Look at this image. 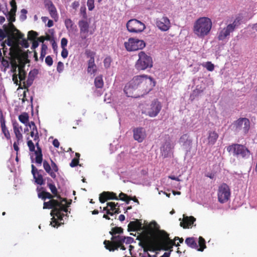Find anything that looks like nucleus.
<instances>
[{"mask_svg": "<svg viewBox=\"0 0 257 257\" xmlns=\"http://www.w3.org/2000/svg\"><path fill=\"white\" fill-rule=\"evenodd\" d=\"M212 27V22L209 18L200 17L195 21L193 27V32L197 37L203 39L209 35Z\"/></svg>", "mask_w": 257, "mask_h": 257, "instance_id": "nucleus-1", "label": "nucleus"}, {"mask_svg": "<svg viewBox=\"0 0 257 257\" xmlns=\"http://www.w3.org/2000/svg\"><path fill=\"white\" fill-rule=\"evenodd\" d=\"M132 84L138 87L143 94L149 92L155 85L153 78L147 75H137L132 79Z\"/></svg>", "mask_w": 257, "mask_h": 257, "instance_id": "nucleus-2", "label": "nucleus"}, {"mask_svg": "<svg viewBox=\"0 0 257 257\" xmlns=\"http://www.w3.org/2000/svg\"><path fill=\"white\" fill-rule=\"evenodd\" d=\"M227 151L233 156L242 158H248L250 152L245 146L238 144L229 145L227 148Z\"/></svg>", "mask_w": 257, "mask_h": 257, "instance_id": "nucleus-3", "label": "nucleus"}, {"mask_svg": "<svg viewBox=\"0 0 257 257\" xmlns=\"http://www.w3.org/2000/svg\"><path fill=\"white\" fill-rule=\"evenodd\" d=\"M139 59L137 61L135 67L138 70H145L153 67L152 57L145 52L141 51L138 54Z\"/></svg>", "mask_w": 257, "mask_h": 257, "instance_id": "nucleus-4", "label": "nucleus"}, {"mask_svg": "<svg viewBox=\"0 0 257 257\" xmlns=\"http://www.w3.org/2000/svg\"><path fill=\"white\" fill-rule=\"evenodd\" d=\"M138 239L140 240L139 245L143 248L145 252L155 251L160 249L159 246L153 242L146 233L141 234L138 237Z\"/></svg>", "mask_w": 257, "mask_h": 257, "instance_id": "nucleus-5", "label": "nucleus"}, {"mask_svg": "<svg viewBox=\"0 0 257 257\" xmlns=\"http://www.w3.org/2000/svg\"><path fill=\"white\" fill-rule=\"evenodd\" d=\"M240 19H235L231 24L227 25L225 27L220 30L217 35L218 41H224L229 38L231 33H233L235 29L240 25Z\"/></svg>", "mask_w": 257, "mask_h": 257, "instance_id": "nucleus-6", "label": "nucleus"}, {"mask_svg": "<svg viewBox=\"0 0 257 257\" xmlns=\"http://www.w3.org/2000/svg\"><path fill=\"white\" fill-rule=\"evenodd\" d=\"M7 38V40H5V42L2 44V46L3 47V49H4L5 47V43H6L9 46L11 47L9 52L10 55H13V54L12 53L13 49H15L17 50L18 52H19V54L25 53L21 48L19 46L18 43L19 40L21 39L22 38H18V37H17V35H9ZM3 52L4 55H5L6 50L4 49Z\"/></svg>", "mask_w": 257, "mask_h": 257, "instance_id": "nucleus-7", "label": "nucleus"}, {"mask_svg": "<svg viewBox=\"0 0 257 257\" xmlns=\"http://www.w3.org/2000/svg\"><path fill=\"white\" fill-rule=\"evenodd\" d=\"M158 237L159 239V245L158 246L162 247L165 250L172 248L173 245L176 246L180 245L179 243L176 244L174 241L170 239L169 237V234L164 231L160 232Z\"/></svg>", "mask_w": 257, "mask_h": 257, "instance_id": "nucleus-8", "label": "nucleus"}, {"mask_svg": "<svg viewBox=\"0 0 257 257\" xmlns=\"http://www.w3.org/2000/svg\"><path fill=\"white\" fill-rule=\"evenodd\" d=\"M185 242L189 247L196 249L199 251H203L206 247V241L202 236L199 237L198 245L197 243V240L194 237L186 238Z\"/></svg>", "mask_w": 257, "mask_h": 257, "instance_id": "nucleus-9", "label": "nucleus"}, {"mask_svg": "<svg viewBox=\"0 0 257 257\" xmlns=\"http://www.w3.org/2000/svg\"><path fill=\"white\" fill-rule=\"evenodd\" d=\"M124 45L126 50L131 52L143 49L146 46V43L143 40L131 38L124 42Z\"/></svg>", "mask_w": 257, "mask_h": 257, "instance_id": "nucleus-10", "label": "nucleus"}, {"mask_svg": "<svg viewBox=\"0 0 257 257\" xmlns=\"http://www.w3.org/2000/svg\"><path fill=\"white\" fill-rule=\"evenodd\" d=\"M12 53L13 55H10L8 58L10 60L12 72L16 73L17 68L18 67L17 61L21 62L23 59L27 57V55L25 53L19 54V52L15 49H13Z\"/></svg>", "mask_w": 257, "mask_h": 257, "instance_id": "nucleus-11", "label": "nucleus"}, {"mask_svg": "<svg viewBox=\"0 0 257 257\" xmlns=\"http://www.w3.org/2000/svg\"><path fill=\"white\" fill-rule=\"evenodd\" d=\"M235 130L236 132H241L243 135L248 133L250 129V121L247 118L240 117L234 121L233 123Z\"/></svg>", "mask_w": 257, "mask_h": 257, "instance_id": "nucleus-12", "label": "nucleus"}, {"mask_svg": "<svg viewBox=\"0 0 257 257\" xmlns=\"http://www.w3.org/2000/svg\"><path fill=\"white\" fill-rule=\"evenodd\" d=\"M126 26L128 31L135 33L142 32L146 28V26L143 23L136 19L130 20L127 22Z\"/></svg>", "mask_w": 257, "mask_h": 257, "instance_id": "nucleus-13", "label": "nucleus"}, {"mask_svg": "<svg viewBox=\"0 0 257 257\" xmlns=\"http://www.w3.org/2000/svg\"><path fill=\"white\" fill-rule=\"evenodd\" d=\"M218 201L221 203L226 202L229 199L230 191L229 186L225 183L221 185L218 191Z\"/></svg>", "mask_w": 257, "mask_h": 257, "instance_id": "nucleus-14", "label": "nucleus"}, {"mask_svg": "<svg viewBox=\"0 0 257 257\" xmlns=\"http://www.w3.org/2000/svg\"><path fill=\"white\" fill-rule=\"evenodd\" d=\"M78 24L80 29V37L81 40H83L86 39L89 35H92L93 34V31H89V23L87 20H80Z\"/></svg>", "mask_w": 257, "mask_h": 257, "instance_id": "nucleus-15", "label": "nucleus"}, {"mask_svg": "<svg viewBox=\"0 0 257 257\" xmlns=\"http://www.w3.org/2000/svg\"><path fill=\"white\" fill-rule=\"evenodd\" d=\"M162 109V105L157 99L154 100L147 108V113L150 117H155Z\"/></svg>", "mask_w": 257, "mask_h": 257, "instance_id": "nucleus-16", "label": "nucleus"}, {"mask_svg": "<svg viewBox=\"0 0 257 257\" xmlns=\"http://www.w3.org/2000/svg\"><path fill=\"white\" fill-rule=\"evenodd\" d=\"M119 241H120L119 239L115 241H110L109 240H105L103 242V244H104L105 248L110 251H114L116 250H118L119 248L123 250H125L126 248L123 245L124 242L121 241L120 243H119Z\"/></svg>", "mask_w": 257, "mask_h": 257, "instance_id": "nucleus-17", "label": "nucleus"}, {"mask_svg": "<svg viewBox=\"0 0 257 257\" xmlns=\"http://www.w3.org/2000/svg\"><path fill=\"white\" fill-rule=\"evenodd\" d=\"M156 24L158 28L163 32L168 31L171 26L170 20L166 16L161 19H157Z\"/></svg>", "mask_w": 257, "mask_h": 257, "instance_id": "nucleus-18", "label": "nucleus"}, {"mask_svg": "<svg viewBox=\"0 0 257 257\" xmlns=\"http://www.w3.org/2000/svg\"><path fill=\"white\" fill-rule=\"evenodd\" d=\"M50 214L52 216L50 224L53 227H58L61 224H63L62 222V221L63 220V217L61 216V212H59V210L55 209L54 210H51Z\"/></svg>", "mask_w": 257, "mask_h": 257, "instance_id": "nucleus-19", "label": "nucleus"}, {"mask_svg": "<svg viewBox=\"0 0 257 257\" xmlns=\"http://www.w3.org/2000/svg\"><path fill=\"white\" fill-rule=\"evenodd\" d=\"M3 28L7 34L17 35L18 38H23L24 35L18 30L13 22H9L8 25L5 24Z\"/></svg>", "mask_w": 257, "mask_h": 257, "instance_id": "nucleus-20", "label": "nucleus"}, {"mask_svg": "<svg viewBox=\"0 0 257 257\" xmlns=\"http://www.w3.org/2000/svg\"><path fill=\"white\" fill-rule=\"evenodd\" d=\"M0 123L1 131L2 134L4 135L5 138L7 140H11V134L6 125L5 117L2 112H1L0 113Z\"/></svg>", "mask_w": 257, "mask_h": 257, "instance_id": "nucleus-21", "label": "nucleus"}, {"mask_svg": "<svg viewBox=\"0 0 257 257\" xmlns=\"http://www.w3.org/2000/svg\"><path fill=\"white\" fill-rule=\"evenodd\" d=\"M133 133L134 139L139 143L142 142L146 137V131L143 127L135 128Z\"/></svg>", "mask_w": 257, "mask_h": 257, "instance_id": "nucleus-22", "label": "nucleus"}, {"mask_svg": "<svg viewBox=\"0 0 257 257\" xmlns=\"http://www.w3.org/2000/svg\"><path fill=\"white\" fill-rule=\"evenodd\" d=\"M118 200L116 194L113 192L104 191L99 195V200L101 203H104L108 200Z\"/></svg>", "mask_w": 257, "mask_h": 257, "instance_id": "nucleus-23", "label": "nucleus"}, {"mask_svg": "<svg viewBox=\"0 0 257 257\" xmlns=\"http://www.w3.org/2000/svg\"><path fill=\"white\" fill-rule=\"evenodd\" d=\"M136 89H138V87L132 84V80L125 85L123 91L127 97H137V95L134 93Z\"/></svg>", "mask_w": 257, "mask_h": 257, "instance_id": "nucleus-24", "label": "nucleus"}, {"mask_svg": "<svg viewBox=\"0 0 257 257\" xmlns=\"http://www.w3.org/2000/svg\"><path fill=\"white\" fill-rule=\"evenodd\" d=\"M37 74V70L34 69L31 71L28 75L26 82H23L22 89H27V91H29L28 88L32 84L36 75Z\"/></svg>", "mask_w": 257, "mask_h": 257, "instance_id": "nucleus-25", "label": "nucleus"}, {"mask_svg": "<svg viewBox=\"0 0 257 257\" xmlns=\"http://www.w3.org/2000/svg\"><path fill=\"white\" fill-rule=\"evenodd\" d=\"M46 7L47 8L51 17L55 21L58 19V14L56 8L52 1L48 0L45 2Z\"/></svg>", "mask_w": 257, "mask_h": 257, "instance_id": "nucleus-26", "label": "nucleus"}, {"mask_svg": "<svg viewBox=\"0 0 257 257\" xmlns=\"http://www.w3.org/2000/svg\"><path fill=\"white\" fill-rule=\"evenodd\" d=\"M173 147H172L171 144L169 142H166L161 148V151L162 156L164 158H167L173 154L172 150Z\"/></svg>", "mask_w": 257, "mask_h": 257, "instance_id": "nucleus-27", "label": "nucleus"}, {"mask_svg": "<svg viewBox=\"0 0 257 257\" xmlns=\"http://www.w3.org/2000/svg\"><path fill=\"white\" fill-rule=\"evenodd\" d=\"M123 232V229L121 227H112L111 231H109L110 234L112 235L111 240L110 241H115L119 240L118 238L121 237L122 234Z\"/></svg>", "mask_w": 257, "mask_h": 257, "instance_id": "nucleus-28", "label": "nucleus"}, {"mask_svg": "<svg viewBox=\"0 0 257 257\" xmlns=\"http://www.w3.org/2000/svg\"><path fill=\"white\" fill-rule=\"evenodd\" d=\"M14 133L15 135L16 141H22L23 135L22 134V127L19 125V123L15 121L13 123Z\"/></svg>", "mask_w": 257, "mask_h": 257, "instance_id": "nucleus-29", "label": "nucleus"}, {"mask_svg": "<svg viewBox=\"0 0 257 257\" xmlns=\"http://www.w3.org/2000/svg\"><path fill=\"white\" fill-rule=\"evenodd\" d=\"M142 222L138 219L131 221L127 225L128 231H135L142 229Z\"/></svg>", "mask_w": 257, "mask_h": 257, "instance_id": "nucleus-30", "label": "nucleus"}, {"mask_svg": "<svg viewBox=\"0 0 257 257\" xmlns=\"http://www.w3.org/2000/svg\"><path fill=\"white\" fill-rule=\"evenodd\" d=\"M195 220L196 218L192 216L184 217L183 221L180 222V226L184 228H189V227L194 223Z\"/></svg>", "mask_w": 257, "mask_h": 257, "instance_id": "nucleus-31", "label": "nucleus"}, {"mask_svg": "<svg viewBox=\"0 0 257 257\" xmlns=\"http://www.w3.org/2000/svg\"><path fill=\"white\" fill-rule=\"evenodd\" d=\"M59 201L55 199L50 200L48 202H44L43 204V209H52L54 210L57 209L60 204L58 203Z\"/></svg>", "mask_w": 257, "mask_h": 257, "instance_id": "nucleus-32", "label": "nucleus"}, {"mask_svg": "<svg viewBox=\"0 0 257 257\" xmlns=\"http://www.w3.org/2000/svg\"><path fill=\"white\" fill-rule=\"evenodd\" d=\"M218 138V135L215 131H209L207 138L208 143L209 145H213L216 142Z\"/></svg>", "mask_w": 257, "mask_h": 257, "instance_id": "nucleus-33", "label": "nucleus"}, {"mask_svg": "<svg viewBox=\"0 0 257 257\" xmlns=\"http://www.w3.org/2000/svg\"><path fill=\"white\" fill-rule=\"evenodd\" d=\"M43 165L45 171L48 173L53 179H56V175L53 171H52L51 166L50 165L49 163L47 161L44 160L43 161Z\"/></svg>", "mask_w": 257, "mask_h": 257, "instance_id": "nucleus-34", "label": "nucleus"}, {"mask_svg": "<svg viewBox=\"0 0 257 257\" xmlns=\"http://www.w3.org/2000/svg\"><path fill=\"white\" fill-rule=\"evenodd\" d=\"M97 72V66L94 62V60L88 61L87 72L91 74H94Z\"/></svg>", "mask_w": 257, "mask_h": 257, "instance_id": "nucleus-35", "label": "nucleus"}, {"mask_svg": "<svg viewBox=\"0 0 257 257\" xmlns=\"http://www.w3.org/2000/svg\"><path fill=\"white\" fill-rule=\"evenodd\" d=\"M47 180L48 181V182L47 183V186L50 189L52 194L55 196H56L58 198L62 199V198L61 197L60 195L58 194V191H57V189L55 185L51 183L52 182V180L51 179H50L49 178H48Z\"/></svg>", "mask_w": 257, "mask_h": 257, "instance_id": "nucleus-36", "label": "nucleus"}, {"mask_svg": "<svg viewBox=\"0 0 257 257\" xmlns=\"http://www.w3.org/2000/svg\"><path fill=\"white\" fill-rule=\"evenodd\" d=\"M65 25L69 32H73L76 30V26L70 19L65 20Z\"/></svg>", "mask_w": 257, "mask_h": 257, "instance_id": "nucleus-37", "label": "nucleus"}, {"mask_svg": "<svg viewBox=\"0 0 257 257\" xmlns=\"http://www.w3.org/2000/svg\"><path fill=\"white\" fill-rule=\"evenodd\" d=\"M60 199L61 201L58 202V203L60 204L58 206H57V209L59 210V212H61L63 211L66 213L68 211L67 206L66 204H63V202L67 203V199L66 198H62Z\"/></svg>", "mask_w": 257, "mask_h": 257, "instance_id": "nucleus-38", "label": "nucleus"}, {"mask_svg": "<svg viewBox=\"0 0 257 257\" xmlns=\"http://www.w3.org/2000/svg\"><path fill=\"white\" fill-rule=\"evenodd\" d=\"M34 152L36 155V162L37 164H41L43 161V155L41 148L38 147L37 150H35Z\"/></svg>", "mask_w": 257, "mask_h": 257, "instance_id": "nucleus-39", "label": "nucleus"}, {"mask_svg": "<svg viewBox=\"0 0 257 257\" xmlns=\"http://www.w3.org/2000/svg\"><path fill=\"white\" fill-rule=\"evenodd\" d=\"M41 172H43L42 170H39L36 175H35V178H34L35 180V182L39 185H42L45 184V180L43 179V175L40 174Z\"/></svg>", "mask_w": 257, "mask_h": 257, "instance_id": "nucleus-40", "label": "nucleus"}, {"mask_svg": "<svg viewBox=\"0 0 257 257\" xmlns=\"http://www.w3.org/2000/svg\"><path fill=\"white\" fill-rule=\"evenodd\" d=\"M94 85L97 88H102L103 87L104 82L101 75L95 77L94 79Z\"/></svg>", "mask_w": 257, "mask_h": 257, "instance_id": "nucleus-41", "label": "nucleus"}, {"mask_svg": "<svg viewBox=\"0 0 257 257\" xmlns=\"http://www.w3.org/2000/svg\"><path fill=\"white\" fill-rule=\"evenodd\" d=\"M38 197L42 198L44 200H46V198L52 200L53 199V198L54 196L48 192L43 191L41 192L38 193Z\"/></svg>", "mask_w": 257, "mask_h": 257, "instance_id": "nucleus-42", "label": "nucleus"}, {"mask_svg": "<svg viewBox=\"0 0 257 257\" xmlns=\"http://www.w3.org/2000/svg\"><path fill=\"white\" fill-rule=\"evenodd\" d=\"M118 239L120 240V241H119V243H120L121 241H122V242H124L126 244H130L134 241V238L129 236L125 237V236L122 235V236L119 237Z\"/></svg>", "mask_w": 257, "mask_h": 257, "instance_id": "nucleus-43", "label": "nucleus"}, {"mask_svg": "<svg viewBox=\"0 0 257 257\" xmlns=\"http://www.w3.org/2000/svg\"><path fill=\"white\" fill-rule=\"evenodd\" d=\"M118 200H120L123 201H125L127 204H128L130 201L132 199V197L130 196H128L127 194H124L122 192H121L119 195Z\"/></svg>", "mask_w": 257, "mask_h": 257, "instance_id": "nucleus-44", "label": "nucleus"}, {"mask_svg": "<svg viewBox=\"0 0 257 257\" xmlns=\"http://www.w3.org/2000/svg\"><path fill=\"white\" fill-rule=\"evenodd\" d=\"M26 77V72L24 69V66L19 67V78L20 81L24 80Z\"/></svg>", "mask_w": 257, "mask_h": 257, "instance_id": "nucleus-45", "label": "nucleus"}, {"mask_svg": "<svg viewBox=\"0 0 257 257\" xmlns=\"http://www.w3.org/2000/svg\"><path fill=\"white\" fill-rule=\"evenodd\" d=\"M48 49L47 46L45 44H42L41 46V54H40V59L42 61H43L44 58L45 57V55H46V51Z\"/></svg>", "mask_w": 257, "mask_h": 257, "instance_id": "nucleus-46", "label": "nucleus"}, {"mask_svg": "<svg viewBox=\"0 0 257 257\" xmlns=\"http://www.w3.org/2000/svg\"><path fill=\"white\" fill-rule=\"evenodd\" d=\"M19 120L23 123L26 124L29 120V116L27 113H24L20 114L19 116Z\"/></svg>", "mask_w": 257, "mask_h": 257, "instance_id": "nucleus-47", "label": "nucleus"}, {"mask_svg": "<svg viewBox=\"0 0 257 257\" xmlns=\"http://www.w3.org/2000/svg\"><path fill=\"white\" fill-rule=\"evenodd\" d=\"M38 35V34L33 30H31L28 32V38L29 40H35V39Z\"/></svg>", "mask_w": 257, "mask_h": 257, "instance_id": "nucleus-48", "label": "nucleus"}, {"mask_svg": "<svg viewBox=\"0 0 257 257\" xmlns=\"http://www.w3.org/2000/svg\"><path fill=\"white\" fill-rule=\"evenodd\" d=\"M85 54L87 58H89V60H94V57L95 53L92 51L90 50L87 49L85 50Z\"/></svg>", "mask_w": 257, "mask_h": 257, "instance_id": "nucleus-49", "label": "nucleus"}, {"mask_svg": "<svg viewBox=\"0 0 257 257\" xmlns=\"http://www.w3.org/2000/svg\"><path fill=\"white\" fill-rule=\"evenodd\" d=\"M111 59L110 57H106L103 61L104 66L105 68H108L110 66Z\"/></svg>", "mask_w": 257, "mask_h": 257, "instance_id": "nucleus-50", "label": "nucleus"}, {"mask_svg": "<svg viewBox=\"0 0 257 257\" xmlns=\"http://www.w3.org/2000/svg\"><path fill=\"white\" fill-rule=\"evenodd\" d=\"M2 65L4 67V71H6L7 69L9 67L10 62L9 61V60L3 58L2 60Z\"/></svg>", "mask_w": 257, "mask_h": 257, "instance_id": "nucleus-51", "label": "nucleus"}, {"mask_svg": "<svg viewBox=\"0 0 257 257\" xmlns=\"http://www.w3.org/2000/svg\"><path fill=\"white\" fill-rule=\"evenodd\" d=\"M203 66L209 71H212L214 69V65L211 62H207Z\"/></svg>", "mask_w": 257, "mask_h": 257, "instance_id": "nucleus-52", "label": "nucleus"}, {"mask_svg": "<svg viewBox=\"0 0 257 257\" xmlns=\"http://www.w3.org/2000/svg\"><path fill=\"white\" fill-rule=\"evenodd\" d=\"M94 0H87V6L88 10L90 11H92L94 8Z\"/></svg>", "mask_w": 257, "mask_h": 257, "instance_id": "nucleus-53", "label": "nucleus"}, {"mask_svg": "<svg viewBox=\"0 0 257 257\" xmlns=\"http://www.w3.org/2000/svg\"><path fill=\"white\" fill-rule=\"evenodd\" d=\"M9 34L5 32V30L0 29V42L2 41L5 38L7 37Z\"/></svg>", "mask_w": 257, "mask_h": 257, "instance_id": "nucleus-54", "label": "nucleus"}, {"mask_svg": "<svg viewBox=\"0 0 257 257\" xmlns=\"http://www.w3.org/2000/svg\"><path fill=\"white\" fill-rule=\"evenodd\" d=\"M51 170L52 171H53L55 173V172H58L59 171V168L58 166L56 165V164L52 160H51Z\"/></svg>", "mask_w": 257, "mask_h": 257, "instance_id": "nucleus-55", "label": "nucleus"}, {"mask_svg": "<svg viewBox=\"0 0 257 257\" xmlns=\"http://www.w3.org/2000/svg\"><path fill=\"white\" fill-rule=\"evenodd\" d=\"M27 145L29 147L30 151H31V152L35 151V145L31 140H29L27 142Z\"/></svg>", "mask_w": 257, "mask_h": 257, "instance_id": "nucleus-56", "label": "nucleus"}, {"mask_svg": "<svg viewBox=\"0 0 257 257\" xmlns=\"http://www.w3.org/2000/svg\"><path fill=\"white\" fill-rule=\"evenodd\" d=\"M45 63L49 66H52L53 63L52 58L50 56H47L45 58Z\"/></svg>", "mask_w": 257, "mask_h": 257, "instance_id": "nucleus-57", "label": "nucleus"}, {"mask_svg": "<svg viewBox=\"0 0 257 257\" xmlns=\"http://www.w3.org/2000/svg\"><path fill=\"white\" fill-rule=\"evenodd\" d=\"M21 142V141H16L14 142V144H13L14 149L15 150V151H16V155H17V156L18 155V152H19V150H20L19 147V145L20 143Z\"/></svg>", "mask_w": 257, "mask_h": 257, "instance_id": "nucleus-58", "label": "nucleus"}, {"mask_svg": "<svg viewBox=\"0 0 257 257\" xmlns=\"http://www.w3.org/2000/svg\"><path fill=\"white\" fill-rule=\"evenodd\" d=\"M79 164V160L78 158H74L72 160L71 163H70V166L71 167H75L78 166Z\"/></svg>", "mask_w": 257, "mask_h": 257, "instance_id": "nucleus-59", "label": "nucleus"}, {"mask_svg": "<svg viewBox=\"0 0 257 257\" xmlns=\"http://www.w3.org/2000/svg\"><path fill=\"white\" fill-rule=\"evenodd\" d=\"M106 205L109 207V210L111 211H114L116 208V205L114 202H107Z\"/></svg>", "mask_w": 257, "mask_h": 257, "instance_id": "nucleus-60", "label": "nucleus"}, {"mask_svg": "<svg viewBox=\"0 0 257 257\" xmlns=\"http://www.w3.org/2000/svg\"><path fill=\"white\" fill-rule=\"evenodd\" d=\"M63 68H64L63 63L62 62L59 61L57 64V71L59 73H61L63 71Z\"/></svg>", "mask_w": 257, "mask_h": 257, "instance_id": "nucleus-61", "label": "nucleus"}, {"mask_svg": "<svg viewBox=\"0 0 257 257\" xmlns=\"http://www.w3.org/2000/svg\"><path fill=\"white\" fill-rule=\"evenodd\" d=\"M68 40L65 38H63L61 41V46L62 48H66L67 45Z\"/></svg>", "mask_w": 257, "mask_h": 257, "instance_id": "nucleus-62", "label": "nucleus"}, {"mask_svg": "<svg viewBox=\"0 0 257 257\" xmlns=\"http://www.w3.org/2000/svg\"><path fill=\"white\" fill-rule=\"evenodd\" d=\"M30 136L32 137H34V141H36V140H38L39 139V135L38 132L31 131L30 133Z\"/></svg>", "mask_w": 257, "mask_h": 257, "instance_id": "nucleus-63", "label": "nucleus"}, {"mask_svg": "<svg viewBox=\"0 0 257 257\" xmlns=\"http://www.w3.org/2000/svg\"><path fill=\"white\" fill-rule=\"evenodd\" d=\"M68 52L66 48H62L61 56L63 58H66L68 56Z\"/></svg>", "mask_w": 257, "mask_h": 257, "instance_id": "nucleus-64", "label": "nucleus"}]
</instances>
